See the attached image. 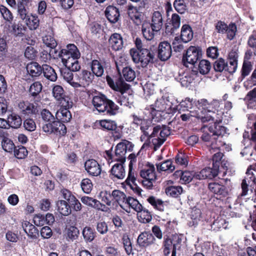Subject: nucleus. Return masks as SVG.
Listing matches in <instances>:
<instances>
[{
	"instance_id": "obj_1",
	"label": "nucleus",
	"mask_w": 256,
	"mask_h": 256,
	"mask_svg": "<svg viewBox=\"0 0 256 256\" xmlns=\"http://www.w3.org/2000/svg\"><path fill=\"white\" fill-rule=\"evenodd\" d=\"M178 102L172 96H162L158 98L154 104L146 107L144 113L148 118L155 122L162 120V114H170L176 112V106Z\"/></svg>"
},
{
	"instance_id": "obj_2",
	"label": "nucleus",
	"mask_w": 256,
	"mask_h": 256,
	"mask_svg": "<svg viewBox=\"0 0 256 256\" xmlns=\"http://www.w3.org/2000/svg\"><path fill=\"white\" fill-rule=\"evenodd\" d=\"M106 80L110 88L116 91L113 95L115 100L121 106L130 108L133 99L130 86L120 78L115 77L112 78L107 76Z\"/></svg>"
},
{
	"instance_id": "obj_3",
	"label": "nucleus",
	"mask_w": 256,
	"mask_h": 256,
	"mask_svg": "<svg viewBox=\"0 0 256 256\" xmlns=\"http://www.w3.org/2000/svg\"><path fill=\"white\" fill-rule=\"evenodd\" d=\"M58 56L61 58L63 64L66 68L73 72L80 70V65L78 59L80 56V54L74 44H68L66 48L62 49L58 52Z\"/></svg>"
},
{
	"instance_id": "obj_4",
	"label": "nucleus",
	"mask_w": 256,
	"mask_h": 256,
	"mask_svg": "<svg viewBox=\"0 0 256 256\" xmlns=\"http://www.w3.org/2000/svg\"><path fill=\"white\" fill-rule=\"evenodd\" d=\"M40 116L45 122L42 126V130L44 132L60 135L66 134V128L65 125L59 120H56L54 116L48 110L43 109L40 112Z\"/></svg>"
},
{
	"instance_id": "obj_5",
	"label": "nucleus",
	"mask_w": 256,
	"mask_h": 256,
	"mask_svg": "<svg viewBox=\"0 0 256 256\" xmlns=\"http://www.w3.org/2000/svg\"><path fill=\"white\" fill-rule=\"evenodd\" d=\"M92 103L98 111L109 116L116 115L118 112V106L113 101L101 94L93 97Z\"/></svg>"
},
{
	"instance_id": "obj_6",
	"label": "nucleus",
	"mask_w": 256,
	"mask_h": 256,
	"mask_svg": "<svg viewBox=\"0 0 256 256\" xmlns=\"http://www.w3.org/2000/svg\"><path fill=\"white\" fill-rule=\"evenodd\" d=\"M130 54L133 62L142 68L146 67L148 64L153 62L155 58L154 52L147 48L140 50L134 48H132L130 50Z\"/></svg>"
},
{
	"instance_id": "obj_7",
	"label": "nucleus",
	"mask_w": 256,
	"mask_h": 256,
	"mask_svg": "<svg viewBox=\"0 0 256 256\" xmlns=\"http://www.w3.org/2000/svg\"><path fill=\"white\" fill-rule=\"evenodd\" d=\"M170 134V130L168 127L162 126H156L153 128V131L150 134L152 138V142L154 146V150H157L164 142L166 138Z\"/></svg>"
},
{
	"instance_id": "obj_8",
	"label": "nucleus",
	"mask_w": 256,
	"mask_h": 256,
	"mask_svg": "<svg viewBox=\"0 0 256 256\" xmlns=\"http://www.w3.org/2000/svg\"><path fill=\"white\" fill-rule=\"evenodd\" d=\"M133 148L134 144L128 140L120 142L116 147L114 154L112 156H110V158H112L114 161L124 164L126 159L127 150L132 151Z\"/></svg>"
},
{
	"instance_id": "obj_9",
	"label": "nucleus",
	"mask_w": 256,
	"mask_h": 256,
	"mask_svg": "<svg viewBox=\"0 0 256 256\" xmlns=\"http://www.w3.org/2000/svg\"><path fill=\"white\" fill-rule=\"evenodd\" d=\"M202 54V50L200 47L190 46L183 56L182 61L184 65L186 67H188L189 64L194 66L201 58Z\"/></svg>"
},
{
	"instance_id": "obj_10",
	"label": "nucleus",
	"mask_w": 256,
	"mask_h": 256,
	"mask_svg": "<svg viewBox=\"0 0 256 256\" xmlns=\"http://www.w3.org/2000/svg\"><path fill=\"white\" fill-rule=\"evenodd\" d=\"M95 125L103 130L112 131L114 140L120 139L122 138V130L120 128H118L114 121L107 120H96Z\"/></svg>"
},
{
	"instance_id": "obj_11",
	"label": "nucleus",
	"mask_w": 256,
	"mask_h": 256,
	"mask_svg": "<svg viewBox=\"0 0 256 256\" xmlns=\"http://www.w3.org/2000/svg\"><path fill=\"white\" fill-rule=\"evenodd\" d=\"M94 78V74L87 70H82V72L76 74L74 76L76 82H73L74 88L86 87L89 86Z\"/></svg>"
},
{
	"instance_id": "obj_12",
	"label": "nucleus",
	"mask_w": 256,
	"mask_h": 256,
	"mask_svg": "<svg viewBox=\"0 0 256 256\" xmlns=\"http://www.w3.org/2000/svg\"><path fill=\"white\" fill-rule=\"evenodd\" d=\"M224 114L223 110L220 108L211 114H207L203 116L202 114L192 112V115L200 120L202 122H206L212 120L214 122V124H219L222 122Z\"/></svg>"
},
{
	"instance_id": "obj_13",
	"label": "nucleus",
	"mask_w": 256,
	"mask_h": 256,
	"mask_svg": "<svg viewBox=\"0 0 256 256\" xmlns=\"http://www.w3.org/2000/svg\"><path fill=\"white\" fill-rule=\"evenodd\" d=\"M197 109L204 112L206 114H211L220 108V101L217 100H213L210 102H208L207 100L202 98L197 101Z\"/></svg>"
},
{
	"instance_id": "obj_14",
	"label": "nucleus",
	"mask_w": 256,
	"mask_h": 256,
	"mask_svg": "<svg viewBox=\"0 0 256 256\" xmlns=\"http://www.w3.org/2000/svg\"><path fill=\"white\" fill-rule=\"evenodd\" d=\"M218 173V166H213L212 168L208 167L201 171L195 172V178L196 180L212 179L216 176Z\"/></svg>"
},
{
	"instance_id": "obj_15",
	"label": "nucleus",
	"mask_w": 256,
	"mask_h": 256,
	"mask_svg": "<svg viewBox=\"0 0 256 256\" xmlns=\"http://www.w3.org/2000/svg\"><path fill=\"white\" fill-rule=\"evenodd\" d=\"M84 168L88 174L92 176H98L102 172L100 166L94 159H89L86 161Z\"/></svg>"
},
{
	"instance_id": "obj_16",
	"label": "nucleus",
	"mask_w": 256,
	"mask_h": 256,
	"mask_svg": "<svg viewBox=\"0 0 256 256\" xmlns=\"http://www.w3.org/2000/svg\"><path fill=\"white\" fill-rule=\"evenodd\" d=\"M172 54V46L168 42H161L158 45V57L162 61L168 60Z\"/></svg>"
},
{
	"instance_id": "obj_17",
	"label": "nucleus",
	"mask_w": 256,
	"mask_h": 256,
	"mask_svg": "<svg viewBox=\"0 0 256 256\" xmlns=\"http://www.w3.org/2000/svg\"><path fill=\"white\" fill-rule=\"evenodd\" d=\"M252 184H256V178L252 172H250V170L248 168L246 172V176L242 180L241 184L242 192L240 196H245L248 194V186L249 185L252 186Z\"/></svg>"
},
{
	"instance_id": "obj_18",
	"label": "nucleus",
	"mask_w": 256,
	"mask_h": 256,
	"mask_svg": "<svg viewBox=\"0 0 256 256\" xmlns=\"http://www.w3.org/2000/svg\"><path fill=\"white\" fill-rule=\"evenodd\" d=\"M156 238L154 236L148 232H144L138 236L137 242L142 248H146L154 244Z\"/></svg>"
},
{
	"instance_id": "obj_19",
	"label": "nucleus",
	"mask_w": 256,
	"mask_h": 256,
	"mask_svg": "<svg viewBox=\"0 0 256 256\" xmlns=\"http://www.w3.org/2000/svg\"><path fill=\"white\" fill-rule=\"evenodd\" d=\"M208 188L212 193L220 196V198L226 197L228 194V190L226 187L216 182L209 183Z\"/></svg>"
},
{
	"instance_id": "obj_20",
	"label": "nucleus",
	"mask_w": 256,
	"mask_h": 256,
	"mask_svg": "<svg viewBox=\"0 0 256 256\" xmlns=\"http://www.w3.org/2000/svg\"><path fill=\"white\" fill-rule=\"evenodd\" d=\"M18 108L24 114H36L38 112L36 104L30 103L28 101H22L18 104Z\"/></svg>"
},
{
	"instance_id": "obj_21",
	"label": "nucleus",
	"mask_w": 256,
	"mask_h": 256,
	"mask_svg": "<svg viewBox=\"0 0 256 256\" xmlns=\"http://www.w3.org/2000/svg\"><path fill=\"white\" fill-rule=\"evenodd\" d=\"M123 163L115 164L110 170V178L114 180H122L126 176V171Z\"/></svg>"
},
{
	"instance_id": "obj_22",
	"label": "nucleus",
	"mask_w": 256,
	"mask_h": 256,
	"mask_svg": "<svg viewBox=\"0 0 256 256\" xmlns=\"http://www.w3.org/2000/svg\"><path fill=\"white\" fill-rule=\"evenodd\" d=\"M197 101L192 98H186L180 102H178L176 106V112L178 111L179 113H180L182 112L190 111L194 106L197 108Z\"/></svg>"
},
{
	"instance_id": "obj_23",
	"label": "nucleus",
	"mask_w": 256,
	"mask_h": 256,
	"mask_svg": "<svg viewBox=\"0 0 256 256\" xmlns=\"http://www.w3.org/2000/svg\"><path fill=\"white\" fill-rule=\"evenodd\" d=\"M180 18L176 14H173L172 16L170 23L166 26V32L168 34H174L180 26Z\"/></svg>"
},
{
	"instance_id": "obj_24",
	"label": "nucleus",
	"mask_w": 256,
	"mask_h": 256,
	"mask_svg": "<svg viewBox=\"0 0 256 256\" xmlns=\"http://www.w3.org/2000/svg\"><path fill=\"white\" fill-rule=\"evenodd\" d=\"M142 205L136 199L128 196L127 198L126 204L124 206V210L127 212L130 213L131 212V208H132L138 212L142 210Z\"/></svg>"
},
{
	"instance_id": "obj_25",
	"label": "nucleus",
	"mask_w": 256,
	"mask_h": 256,
	"mask_svg": "<svg viewBox=\"0 0 256 256\" xmlns=\"http://www.w3.org/2000/svg\"><path fill=\"white\" fill-rule=\"evenodd\" d=\"M110 46L114 50H119L123 46V40L120 34L118 33L112 34L108 40Z\"/></svg>"
},
{
	"instance_id": "obj_26",
	"label": "nucleus",
	"mask_w": 256,
	"mask_h": 256,
	"mask_svg": "<svg viewBox=\"0 0 256 256\" xmlns=\"http://www.w3.org/2000/svg\"><path fill=\"white\" fill-rule=\"evenodd\" d=\"M150 24L153 27L154 30L156 32H158L161 30L163 25V18L161 12L155 11L152 13Z\"/></svg>"
},
{
	"instance_id": "obj_27",
	"label": "nucleus",
	"mask_w": 256,
	"mask_h": 256,
	"mask_svg": "<svg viewBox=\"0 0 256 256\" xmlns=\"http://www.w3.org/2000/svg\"><path fill=\"white\" fill-rule=\"evenodd\" d=\"M140 169V174L142 178H156L155 168L153 164L148 163L144 168L142 165Z\"/></svg>"
},
{
	"instance_id": "obj_28",
	"label": "nucleus",
	"mask_w": 256,
	"mask_h": 256,
	"mask_svg": "<svg viewBox=\"0 0 256 256\" xmlns=\"http://www.w3.org/2000/svg\"><path fill=\"white\" fill-rule=\"evenodd\" d=\"M128 14L131 20L136 25L141 23L143 16L142 12H140L136 7L130 6L128 8Z\"/></svg>"
},
{
	"instance_id": "obj_29",
	"label": "nucleus",
	"mask_w": 256,
	"mask_h": 256,
	"mask_svg": "<svg viewBox=\"0 0 256 256\" xmlns=\"http://www.w3.org/2000/svg\"><path fill=\"white\" fill-rule=\"evenodd\" d=\"M105 14L109 22L112 23L117 22L120 16L118 10L112 6H109L106 8Z\"/></svg>"
},
{
	"instance_id": "obj_30",
	"label": "nucleus",
	"mask_w": 256,
	"mask_h": 256,
	"mask_svg": "<svg viewBox=\"0 0 256 256\" xmlns=\"http://www.w3.org/2000/svg\"><path fill=\"white\" fill-rule=\"evenodd\" d=\"M197 72L195 70L184 72L180 78V82L182 86L188 87L194 80Z\"/></svg>"
},
{
	"instance_id": "obj_31",
	"label": "nucleus",
	"mask_w": 256,
	"mask_h": 256,
	"mask_svg": "<svg viewBox=\"0 0 256 256\" xmlns=\"http://www.w3.org/2000/svg\"><path fill=\"white\" fill-rule=\"evenodd\" d=\"M140 152H138L136 154L132 153L130 154L128 156V159L130 160L129 163V172L128 175H133L134 172H132V170L134 166H136L138 162V168H142L143 164L142 163V158L140 156H139Z\"/></svg>"
},
{
	"instance_id": "obj_32",
	"label": "nucleus",
	"mask_w": 256,
	"mask_h": 256,
	"mask_svg": "<svg viewBox=\"0 0 256 256\" xmlns=\"http://www.w3.org/2000/svg\"><path fill=\"white\" fill-rule=\"evenodd\" d=\"M194 36V32L189 24H184L181 28L180 39L184 43L190 41Z\"/></svg>"
},
{
	"instance_id": "obj_33",
	"label": "nucleus",
	"mask_w": 256,
	"mask_h": 256,
	"mask_svg": "<svg viewBox=\"0 0 256 256\" xmlns=\"http://www.w3.org/2000/svg\"><path fill=\"white\" fill-rule=\"evenodd\" d=\"M26 70L32 77H38L42 74V66L36 62H31L26 66Z\"/></svg>"
},
{
	"instance_id": "obj_34",
	"label": "nucleus",
	"mask_w": 256,
	"mask_h": 256,
	"mask_svg": "<svg viewBox=\"0 0 256 256\" xmlns=\"http://www.w3.org/2000/svg\"><path fill=\"white\" fill-rule=\"evenodd\" d=\"M22 227L25 232L30 238H36L38 236V230L29 222H24L22 224Z\"/></svg>"
},
{
	"instance_id": "obj_35",
	"label": "nucleus",
	"mask_w": 256,
	"mask_h": 256,
	"mask_svg": "<svg viewBox=\"0 0 256 256\" xmlns=\"http://www.w3.org/2000/svg\"><path fill=\"white\" fill-rule=\"evenodd\" d=\"M174 175L180 178V181L182 184L189 183L193 178H195V172L189 171L178 170L175 172Z\"/></svg>"
},
{
	"instance_id": "obj_36",
	"label": "nucleus",
	"mask_w": 256,
	"mask_h": 256,
	"mask_svg": "<svg viewBox=\"0 0 256 256\" xmlns=\"http://www.w3.org/2000/svg\"><path fill=\"white\" fill-rule=\"evenodd\" d=\"M42 72L44 76L52 82L56 80L58 76L54 70L50 66L44 64L42 66Z\"/></svg>"
},
{
	"instance_id": "obj_37",
	"label": "nucleus",
	"mask_w": 256,
	"mask_h": 256,
	"mask_svg": "<svg viewBox=\"0 0 256 256\" xmlns=\"http://www.w3.org/2000/svg\"><path fill=\"white\" fill-rule=\"evenodd\" d=\"M112 195L113 199L124 209V206H126L128 198L126 194L120 190H114L112 191Z\"/></svg>"
},
{
	"instance_id": "obj_38",
	"label": "nucleus",
	"mask_w": 256,
	"mask_h": 256,
	"mask_svg": "<svg viewBox=\"0 0 256 256\" xmlns=\"http://www.w3.org/2000/svg\"><path fill=\"white\" fill-rule=\"evenodd\" d=\"M154 32L153 27L149 22H144L142 25V32L144 38L148 40H152L154 38Z\"/></svg>"
},
{
	"instance_id": "obj_39",
	"label": "nucleus",
	"mask_w": 256,
	"mask_h": 256,
	"mask_svg": "<svg viewBox=\"0 0 256 256\" xmlns=\"http://www.w3.org/2000/svg\"><path fill=\"white\" fill-rule=\"evenodd\" d=\"M135 181L136 178L134 174H133V175H128L126 182L134 194L140 196L142 190L135 183Z\"/></svg>"
},
{
	"instance_id": "obj_40",
	"label": "nucleus",
	"mask_w": 256,
	"mask_h": 256,
	"mask_svg": "<svg viewBox=\"0 0 256 256\" xmlns=\"http://www.w3.org/2000/svg\"><path fill=\"white\" fill-rule=\"evenodd\" d=\"M8 123L10 127L14 128H18L22 123L21 118L18 114L12 113L8 118Z\"/></svg>"
},
{
	"instance_id": "obj_41",
	"label": "nucleus",
	"mask_w": 256,
	"mask_h": 256,
	"mask_svg": "<svg viewBox=\"0 0 256 256\" xmlns=\"http://www.w3.org/2000/svg\"><path fill=\"white\" fill-rule=\"evenodd\" d=\"M90 68L92 70V74L98 77L101 76L104 74V68L100 62L94 60H92L90 64Z\"/></svg>"
},
{
	"instance_id": "obj_42",
	"label": "nucleus",
	"mask_w": 256,
	"mask_h": 256,
	"mask_svg": "<svg viewBox=\"0 0 256 256\" xmlns=\"http://www.w3.org/2000/svg\"><path fill=\"white\" fill-rule=\"evenodd\" d=\"M208 223V228L212 229L214 230H218L221 228H224L225 220L221 217H218L216 219L210 221H206Z\"/></svg>"
},
{
	"instance_id": "obj_43",
	"label": "nucleus",
	"mask_w": 256,
	"mask_h": 256,
	"mask_svg": "<svg viewBox=\"0 0 256 256\" xmlns=\"http://www.w3.org/2000/svg\"><path fill=\"white\" fill-rule=\"evenodd\" d=\"M138 218L142 223H148L152 219L150 212L146 208H142V210L137 212Z\"/></svg>"
},
{
	"instance_id": "obj_44",
	"label": "nucleus",
	"mask_w": 256,
	"mask_h": 256,
	"mask_svg": "<svg viewBox=\"0 0 256 256\" xmlns=\"http://www.w3.org/2000/svg\"><path fill=\"white\" fill-rule=\"evenodd\" d=\"M56 118L63 122H68L70 121L72 116L69 110L60 108L56 112Z\"/></svg>"
},
{
	"instance_id": "obj_45",
	"label": "nucleus",
	"mask_w": 256,
	"mask_h": 256,
	"mask_svg": "<svg viewBox=\"0 0 256 256\" xmlns=\"http://www.w3.org/2000/svg\"><path fill=\"white\" fill-rule=\"evenodd\" d=\"M147 201L154 209L160 212L164 210V202L162 200L154 196H150L148 198Z\"/></svg>"
},
{
	"instance_id": "obj_46",
	"label": "nucleus",
	"mask_w": 256,
	"mask_h": 256,
	"mask_svg": "<svg viewBox=\"0 0 256 256\" xmlns=\"http://www.w3.org/2000/svg\"><path fill=\"white\" fill-rule=\"evenodd\" d=\"M25 22L30 30H35L39 26L40 20L36 15L30 14Z\"/></svg>"
},
{
	"instance_id": "obj_47",
	"label": "nucleus",
	"mask_w": 256,
	"mask_h": 256,
	"mask_svg": "<svg viewBox=\"0 0 256 256\" xmlns=\"http://www.w3.org/2000/svg\"><path fill=\"white\" fill-rule=\"evenodd\" d=\"M58 210L64 216H68L71 213V208L68 202L64 200H60L56 204Z\"/></svg>"
},
{
	"instance_id": "obj_48",
	"label": "nucleus",
	"mask_w": 256,
	"mask_h": 256,
	"mask_svg": "<svg viewBox=\"0 0 256 256\" xmlns=\"http://www.w3.org/2000/svg\"><path fill=\"white\" fill-rule=\"evenodd\" d=\"M208 130L212 136H223L226 133V128L218 124H214V126H210Z\"/></svg>"
},
{
	"instance_id": "obj_49",
	"label": "nucleus",
	"mask_w": 256,
	"mask_h": 256,
	"mask_svg": "<svg viewBox=\"0 0 256 256\" xmlns=\"http://www.w3.org/2000/svg\"><path fill=\"white\" fill-rule=\"evenodd\" d=\"M72 72L68 68H64L61 70V74L63 78L73 87L72 83L76 82V80Z\"/></svg>"
},
{
	"instance_id": "obj_50",
	"label": "nucleus",
	"mask_w": 256,
	"mask_h": 256,
	"mask_svg": "<svg viewBox=\"0 0 256 256\" xmlns=\"http://www.w3.org/2000/svg\"><path fill=\"white\" fill-rule=\"evenodd\" d=\"M158 170L160 172L165 171L168 172H172L174 170V166L170 160H167L161 164H157Z\"/></svg>"
},
{
	"instance_id": "obj_51",
	"label": "nucleus",
	"mask_w": 256,
	"mask_h": 256,
	"mask_svg": "<svg viewBox=\"0 0 256 256\" xmlns=\"http://www.w3.org/2000/svg\"><path fill=\"white\" fill-rule=\"evenodd\" d=\"M166 193L168 196L176 198L182 192L180 186H170L166 188Z\"/></svg>"
},
{
	"instance_id": "obj_52",
	"label": "nucleus",
	"mask_w": 256,
	"mask_h": 256,
	"mask_svg": "<svg viewBox=\"0 0 256 256\" xmlns=\"http://www.w3.org/2000/svg\"><path fill=\"white\" fill-rule=\"evenodd\" d=\"M0 12L3 18L10 24H12L14 16L12 12L5 6L3 5L0 6Z\"/></svg>"
},
{
	"instance_id": "obj_53",
	"label": "nucleus",
	"mask_w": 256,
	"mask_h": 256,
	"mask_svg": "<svg viewBox=\"0 0 256 256\" xmlns=\"http://www.w3.org/2000/svg\"><path fill=\"white\" fill-rule=\"evenodd\" d=\"M122 243L124 250L128 255L133 254L132 244L130 238L126 234H124L122 238Z\"/></svg>"
},
{
	"instance_id": "obj_54",
	"label": "nucleus",
	"mask_w": 256,
	"mask_h": 256,
	"mask_svg": "<svg viewBox=\"0 0 256 256\" xmlns=\"http://www.w3.org/2000/svg\"><path fill=\"white\" fill-rule=\"evenodd\" d=\"M211 64L209 61L206 60H201L198 64V70L201 74H207L211 68Z\"/></svg>"
},
{
	"instance_id": "obj_55",
	"label": "nucleus",
	"mask_w": 256,
	"mask_h": 256,
	"mask_svg": "<svg viewBox=\"0 0 256 256\" xmlns=\"http://www.w3.org/2000/svg\"><path fill=\"white\" fill-rule=\"evenodd\" d=\"M122 72L124 78L126 81L132 82L136 78L135 72L129 66L124 68Z\"/></svg>"
},
{
	"instance_id": "obj_56",
	"label": "nucleus",
	"mask_w": 256,
	"mask_h": 256,
	"mask_svg": "<svg viewBox=\"0 0 256 256\" xmlns=\"http://www.w3.org/2000/svg\"><path fill=\"white\" fill-rule=\"evenodd\" d=\"M3 150L8 152H12L15 146L13 142L10 138H4L2 142Z\"/></svg>"
},
{
	"instance_id": "obj_57",
	"label": "nucleus",
	"mask_w": 256,
	"mask_h": 256,
	"mask_svg": "<svg viewBox=\"0 0 256 256\" xmlns=\"http://www.w3.org/2000/svg\"><path fill=\"white\" fill-rule=\"evenodd\" d=\"M35 43V41L33 40H30V42H28V44H30V46H28L24 52V56L30 60L34 59L36 56V50L32 46Z\"/></svg>"
},
{
	"instance_id": "obj_58",
	"label": "nucleus",
	"mask_w": 256,
	"mask_h": 256,
	"mask_svg": "<svg viewBox=\"0 0 256 256\" xmlns=\"http://www.w3.org/2000/svg\"><path fill=\"white\" fill-rule=\"evenodd\" d=\"M14 156L18 159L25 158L28 154V151L26 148L23 146L15 147L14 150Z\"/></svg>"
},
{
	"instance_id": "obj_59",
	"label": "nucleus",
	"mask_w": 256,
	"mask_h": 256,
	"mask_svg": "<svg viewBox=\"0 0 256 256\" xmlns=\"http://www.w3.org/2000/svg\"><path fill=\"white\" fill-rule=\"evenodd\" d=\"M80 186L83 192L86 194H90L92 188L93 184L90 180L86 178L83 179L80 182Z\"/></svg>"
},
{
	"instance_id": "obj_60",
	"label": "nucleus",
	"mask_w": 256,
	"mask_h": 256,
	"mask_svg": "<svg viewBox=\"0 0 256 256\" xmlns=\"http://www.w3.org/2000/svg\"><path fill=\"white\" fill-rule=\"evenodd\" d=\"M82 235L86 241L90 242L94 238V233L93 230L90 227H85L82 231Z\"/></svg>"
},
{
	"instance_id": "obj_61",
	"label": "nucleus",
	"mask_w": 256,
	"mask_h": 256,
	"mask_svg": "<svg viewBox=\"0 0 256 256\" xmlns=\"http://www.w3.org/2000/svg\"><path fill=\"white\" fill-rule=\"evenodd\" d=\"M60 105V108H66L69 110L72 108L73 105V102L71 98L68 96H64L60 100H58Z\"/></svg>"
},
{
	"instance_id": "obj_62",
	"label": "nucleus",
	"mask_w": 256,
	"mask_h": 256,
	"mask_svg": "<svg viewBox=\"0 0 256 256\" xmlns=\"http://www.w3.org/2000/svg\"><path fill=\"white\" fill-rule=\"evenodd\" d=\"M24 30L25 27L21 24H14L12 25V33L15 36L22 37L24 35L23 31Z\"/></svg>"
},
{
	"instance_id": "obj_63",
	"label": "nucleus",
	"mask_w": 256,
	"mask_h": 256,
	"mask_svg": "<svg viewBox=\"0 0 256 256\" xmlns=\"http://www.w3.org/2000/svg\"><path fill=\"white\" fill-rule=\"evenodd\" d=\"M42 84L40 82H34L30 88V92L33 96H37L42 90Z\"/></svg>"
},
{
	"instance_id": "obj_64",
	"label": "nucleus",
	"mask_w": 256,
	"mask_h": 256,
	"mask_svg": "<svg viewBox=\"0 0 256 256\" xmlns=\"http://www.w3.org/2000/svg\"><path fill=\"white\" fill-rule=\"evenodd\" d=\"M52 94L54 98L57 100H60L65 96L64 90L62 86L56 85L54 86L52 89Z\"/></svg>"
}]
</instances>
